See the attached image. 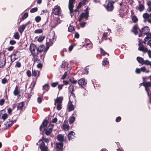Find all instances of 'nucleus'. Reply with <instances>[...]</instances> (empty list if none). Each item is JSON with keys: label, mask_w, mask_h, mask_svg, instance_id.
<instances>
[{"label": "nucleus", "mask_w": 151, "mask_h": 151, "mask_svg": "<svg viewBox=\"0 0 151 151\" xmlns=\"http://www.w3.org/2000/svg\"><path fill=\"white\" fill-rule=\"evenodd\" d=\"M48 49L47 47L45 48L44 45H40L38 48V53L39 52L40 58L42 60L44 59V57Z\"/></svg>", "instance_id": "f257e3e1"}, {"label": "nucleus", "mask_w": 151, "mask_h": 151, "mask_svg": "<svg viewBox=\"0 0 151 151\" xmlns=\"http://www.w3.org/2000/svg\"><path fill=\"white\" fill-rule=\"evenodd\" d=\"M30 50L31 52L32 55L35 58H37L39 59L38 58V48L35 45L33 44L30 45Z\"/></svg>", "instance_id": "f03ea898"}, {"label": "nucleus", "mask_w": 151, "mask_h": 151, "mask_svg": "<svg viewBox=\"0 0 151 151\" xmlns=\"http://www.w3.org/2000/svg\"><path fill=\"white\" fill-rule=\"evenodd\" d=\"M147 10L149 12H151V6L148 7ZM143 17L144 19V22H148L151 24V13L150 14L145 13L143 15Z\"/></svg>", "instance_id": "7ed1b4c3"}, {"label": "nucleus", "mask_w": 151, "mask_h": 151, "mask_svg": "<svg viewBox=\"0 0 151 151\" xmlns=\"http://www.w3.org/2000/svg\"><path fill=\"white\" fill-rule=\"evenodd\" d=\"M142 42V41L141 40H139L138 50L140 51H142L144 52H145L147 51L149 57L151 58V51L150 50H148L147 49V48L144 47L142 44H141Z\"/></svg>", "instance_id": "20e7f679"}, {"label": "nucleus", "mask_w": 151, "mask_h": 151, "mask_svg": "<svg viewBox=\"0 0 151 151\" xmlns=\"http://www.w3.org/2000/svg\"><path fill=\"white\" fill-rule=\"evenodd\" d=\"M114 2L111 0H107L106 1V4H105L107 10L108 11H110L114 9Z\"/></svg>", "instance_id": "39448f33"}, {"label": "nucleus", "mask_w": 151, "mask_h": 151, "mask_svg": "<svg viewBox=\"0 0 151 151\" xmlns=\"http://www.w3.org/2000/svg\"><path fill=\"white\" fill-rule=\"evenodd\" d=\"M88 9L87 8L85 11L84 12L82 13L81 15L79 21H80L83 18H85L86 19H87L88 17Z\"/></svg>", "instance_id": "423d86ee"}, {"label": "nucleus", "mask_w": 151, "mask_h": 151, "mask_svg": "<svg viewBox=\"0 0 151 151\" xmlns=\"http://www.w3.org/2000/svg\"><path fill=\"white\" fill-rule=\"evenodd\" d=\"M60 23V20L59 18H55L53 20L52 23V29H53L54 28Z\"/></svg>", "instance_id": "0eeeda50"}, {"label": "nucleus", "mask_w": 151, "mask_h": 151, "mask_svg": "<svg viewBox=\"0 0 151 151\" xmlns=\"http://www.w3.org/2000/svg\"><path fill=\"white\" fill-rule=\"evenodd\" d=\"M75 1V0H69V8L71 17H72V16L73 15V4Z\"/></svg>", "instance_id": "6e6552de"}, {"label": "nucleus", "mask_w": 151, "mask_h": 151, "mask_svg": "<svg viewBox=\"0 0 151 151\" xmlns=\"http://www.w3.org/2000/svg\"><path fill=\"white\" fill-rule=\"evenodd\" d=\"M143 86H145V90L147 91V94L149 95V91L150 90L149 88L151 86V83L149 82H145L142 83Z\"/></svg>", "instance_id": "1a4fd4ad"}, {"label": "nucleus", "mask_w": 151, "mask_h": 151, "mask_svg": "<svg viewBox=\"0 0 151 151\" xmlns=\"http://www.w3.org/2000/svg\"><path fill=\"white\" fill-rule=\"evenodd\" d=\"M48 124V122L46 120H44L42 125L40 127V130L41 131H43L47 128V125Z\"/></svg>", "instance_id": "9d476101"}, {"label": "nucleus", "mask_w": 151, "mask_h": 151, "mask_svg": "<svg viewBox=\"0 0 151 151\" xmlns=\"http://www.w3.org/2000/svg\"><path fill=\"white\" fill-rule=\"evenodd\" d=\"M60 8L59 6H55L53 9L52 12L56 15H58L60 13Z\"/></svg>", "instance_id": "9b49d317"}, {"label": "nucleus", "mask_w": 151, "mask_h": 151, "mask_svg": "<svg viewBox=\"0 0 151 151\" xmlns=\"http://www.w3.org/2000/svg\"><path fill=\"white\" fill-rule=\"evenodd\" d=\"M135 71L137 73H140L141 71H142L143 72L146 73H148L149 72V70H146L145 67H144L141 68L140 69L137 68Z\"/></svg>", "instance_id": "f8f14e48"}, {"label": "nucleus", "mask_w": 151, "mask_h": 151, "mask_svg": "<svg viewBox=\"0 0 151 151\" xmlns=\"http://www.w3.org/2000/svg\"><path fill=\"white\" fill-rule=\"evenodd\" d=\"M32 75L36 78H38L40 75V72L39 71L35 69H32Z\"/></svg>", "instance_id": "ddd939ff"}, {"label": "nucleus", "mask_w": 151, "mask_h": 151, "mask_svg": "<svg viewBox=\"0 0 151 151\" xmlns=\"http://www.w3.org/2000/svg\"><path fill=\"white\" fill-rule=\"evenodd\" d=\"M40 147L41 151H47V147L45 145L44 142H42L40 145Z\"/></svg>", "instance_id": "4468645a"}, {"label": "nucleus", "mask_w": 151, "mask_h": 151, "mask_svg": "<svg viewBox=\"0 0 151 151\" xmlns=\"http://www.w3.org/2000/svg\"><path fill=\"white\" fill-rule=\"evenodd\" d=\"M87 81L84 78H81L78 81V84L80 85L85 86L87 84Z\"/></svg>", "instance_id": "2eb2a0df"}, {"label": "nucleus", "mask_w": 151, "mask_h": 151, "mask_svg": "<svg viewBox=\"0 0 151 151\" xmlns=\"http://www.w3.org/2000/svg\"><path fill=\"white\" fill-rule=\"evenodd\" d=\"M75 97V96L74 94L71 93L69 98V102L73 103L75 102L76 101Z\"/></svg>", "instance_id": "dca6fc26"}, {"label": "nucleus", "mask_w": 151, "mask_h": 151, "mask_svg": "<svg viewBox=\"0 0 151 151\" xmlns=\"http://www.w3.org/2000/svg\"><path fill=\"white\" fill-rule=\"evenodd\" d=\"M24 105V103L23 102L19 103V110H20V112L21 113H22L25 108Z\"/></svg>", "instance_id": "f3484780"}, {"label": "nucleus", "mask_w": 151, "mask_h": 151, "mask_svg": "<svg viewBox=\"0 0 151 151\" xmlns=\"http://www.w3.org/2000/svg\"><path fill=\"white\" fill-rule=\"evenodd\" d=\"M53 44V42L52 40L47 39V42L46 44V47L47 48H49L50 46L52 45Z\"/></svg>", "instance_id": "a211bd4d"}, {"label": "nucleus", "mask_w": 151, "mask_h": 151, "mask_svg": "<svg viewBox=\"0 0 151 151\" xmlns=\"http://www.w3.org/2000/svg\"><path fill=\"white\" fill-rule=\"evenodd\" d=\"M149 28L147 26L144 27L142 28V32L144 34H147L149 32Z\"/></svg>", "instance_id": "6ab92c4d"}, {"label": "nucleus", "mask_w": 151, "mask_h": 151, "mask_svg": "<svg viewBox=\"0 0 151 151\" xmlns=\"http://www.w3.org/2000/svg\"><path fill=\"white\" fill-rule=\"evenodd\" d=\"M56 147L60 149L59 150L62 151V149L63 147V142L57 143L56 144Z\"/></svg>", "instance_id": "aec40b11"}, {"label": "nucleus", "mask_w": 151, "mask_h": 151, "mask_svg": "<svg viewBox=\"0 0 151 151\" xmlns=\"http://www.w3.org/2000/svg\"><path fill=\"white\" fill-rule=\"evenodd\" d=\"M75 134V133L73 131L70 132L68 134V138L69 139H72L74 137V135Z\"/></svg>", "instance_id": "412c9836"}, {"label": "nucleus", "mask_w": 151, "mask_h": 151, "mask_svg": "<svg viewBox=\"0 0 151 151\" xmlns=\"http://www.w3.org/2000/svg\"><path fill=\"white\" fill-rule=\"evenodd\" d=\"M63 98L62 97H58L55 101V104H61Z\"/></svg>", "instance_id": "4be33fe9"}, {"label": "nucleus", "mask_w": 151, "mask_h": 151, "mask_svg": "<svg viewBox=\"0 0 151 151\" xmlns=\"http://www.w3.org/2000/svg\"><path fill=\"white\" fill-rule=\"evenodd\" d=\"M132 31L135 35L137 34L138 32H141L137 28L136 26H134L133 28Z\"/></svg>", "instance_id": "5701e85b"}, {"label": "nucleus", "mask_w": 151, "mask_h": 151, "mask_svg": "<svg viewBox=\"0 0 151 151\" xmlns=\"http://www.w3.org/2000/svg\"><path fill=\"white\" fill-rule=\"evenodd\" d=\"M12 124V121L9 120L7 121L6 123L5 124L6 128L9 127Z\"/></svg>", "instance_id": "b1692460"}, {"label": "nucleus", "mask_w": 151, "mask_h": 151, "mask_svg": "<svg viewBox=\"0 0 151 151\" xmlns=\"http://www.w3.org/2000/svg\"><path fill=\"white\" fill-rule=\"evenodd\" d=\"M72 102H69L68 104V109L70 111L74 110V107Z\"/></svg>", "instance_id": "393cba45"}, {"label": "nucleus", "mask_w": 151, "mask_h": 151, "mask_svg": "<svg viewBox=\"0 0 151 151\" xmlns=\"http://www.w3.org/2000/svg\"><path fill=\"white\" fill-rule=\"evenodd\" d=\"M5 63V60L3 58L2 59H0V67L4 66Z\"/></svg>", "instance_id": "a878e982"}, {"label": "nucleus", "mask_w": 151, "mask_h": 151, "mask_svg": "<svg viewBox=\"0 0 151 151\" xmlns=\"http://www.w3.org/2000/svg\"><path fill=\"white\" fill-rule=\"evenodd\" d=\"M64 136L62 134H59L58 135L57 138L58 140L61 142H63V140Z\"/></svg>", "instance_id": "bb28decb"}, {"label": "nucleus", "mask_w": 151, "mask_h": 151, "mask_svg": "<svg viewBox=\"0 0 151 151\" xmlns=\"http://www.w3.org/2000/svg\"><path fill=\"white\" fill-rule=\"evenodd\" d=\"M27 26L26 24L23 25L19 27V32L22 33L24 31Z\"/></svg>", "instance_id": "cd10ccee"}, {"label": "nucleus", "mask_w": 151, "mask_h": 151, "mask_svg": "<svg viewBox=\"0 0 151 151\" xmlns=\"http://www.w3.org/2000/svg\"><path fill=\"white\" fill-rule=\"evenodd\" d=\"M13 93L15 96L19 94V91L18 86H17L15 87L14 90L13 91Z\"/></svg>", "instance_id": "c85d7f7f"}, {"label": "nucleus", "mask_w": 151, "mask_h": 151, "mask_svg": "<svg viewBox=\"0 0 151 151\" xmlns=\"http://www.w3.org/2000/svg\"><path fill=\"white\" fill-rule=\"evenodd\" d=\"M45 130V133L46 135H48L51 133L52 129L51 128H50L49 129L46 128Z\"/></svg>", "instance_id": "c756f323"}, {"label": "nucleus", "mask_w": 151, "mask_h": 151, "mask_svg": "<svg viewBox=\"0 0 151 151\" xmlns=\"http://www.w3.org/2000/svg\"><path fill=\"white\" fill-rule=\"evenodd\" d=\"M137 60L139 63L142 64H143L144 62L143 58L140 57H137Z\"/></svg>", "instance_id": "7c9ffc66"}, {"label": "nucleus", "mask_w": 151, "mask_h": 151, "mask_svg": "<svg viewBox=\"0 0 151 151\" xmlns=\"http://www.w3.org/2000/svg\"><path fill=\"white\" fill-rule=\"evenodd\" d=\"M63 129L65 130H68L69 129V127L68 125L63 124Z\"/></svg>", "instance_id": "2f4dec72"}, {"label": "nucleus", "mask_w": 151, "mask_h": 151, "mask_svg": "<svg viewBox=\"0 0 151 151\" xmlns=\"http://www.w3.org/2000/svg\"><path fill=\"white\" fill-rule=\"evenodd\" d=\"M132 19L133 22L135 23L138 21V19L137 17L135 16H133L132 17Z\"/></svg>", "instance_id": "473e14b6"}, {"label": "nucleus", "mask_w": 151, "mask_h": 151, "mask_svg": "<svg viewBox=\"0 0 151 151\" xmlns=\"http://www.w3.org/2000/svg\"><path fill=\"white\" fill-rule=\"evenodd\" d=\"M8 115L6 113L3 114L1 118L4 120H5L8 117Z\"/></svg>", "instance_id": "72a5a7b5"}, {"label": "nucleus", "mask_w": 151, "mask_h": 151, "mask_svg": "<svg viewBox=\"0 0 151 151\" xmlns=\"http://www.w3.org/2000/svg\"><path fill=\"white\" fill-rule=\"evenodd\" d=\"M75 117L74 116H72V117H71L69 120V123L71 124L73 123V122H74V121L75 120Z\"/></svg>", "instance_id": "f704fd0d"}, {"label": "nucleus", "mask_w": 151, "mask_h": 151, "mask_svg": "<svg viewBox=\"0 0 151 151\" xmlns=\"http://www.w3.org/2000/svg\"><path fill=\"white\" fill-rule=\"evenodd\" d=\"M28 17V14L27 13H24L22 16V20L26 19Z\"/></svg>", "instance_id": "c9c22d12"}, {"label": "nucleus", "mask_w": 151, "mask_h": 151, "mask_svg": "<svg viewBox=\"0 0 151 151\" xmlns=\"http://www.w3.org/2000/svg\"><path fill=\"white\" fill-rule=\"evenodd\" d=\"M14 107L12 109H11L10 107L9 108L7 109V112L9 115H11L12 114V111L13 109H14Z\"/></svg>", "instance_id": "e433bc0d"}, {"label": "nucleus", "mask_w": 151, "mask_h": 151, "mask_svg": "<svg viewBox=\"0 0 151 151\" xmlns=\"http://www.w3.org/2000/svg\"><path fill=\"white\" fill-rule=\"evenodd\" d=\"M144 9V5L140 4L139 5L138 9L140 12L142 11Z\"/></svg>", "instance_id": "4c0bfd02"}, {"label": "nucleus", "mask_w": 151, "mask_h": 151, "mask_svg": "<svg viewBox=\"0 0 151 151\" xmlns=\"http://www.w3.org/2000/svg\"><path fill=\"white\" fill-rule=\"evenodd\" d=\"M38 9L37 7H35L31 9L30 12L31 13H33L36 12L37 11Z\"/></svg>", "instance_id": "58836bf2"}, {"label": "nucleus", "mask_w": 151, "mask_h": 151, "mask_svg": "<svg viewBox=\"0 0 151 151\" xmlns=\"http://www.w3.org/2000/svg\"><path fill=\"white\" fill-rule=\"evenodd\" d=\"M43 89L45 90L46 91H47L49 89V85L48 84H45L43 86Z\"/></svg>", "instance_id": "ea45409f"}, {"label": "nucleus", "mask_w": 151, "mask_h": 151, "mask_svg": "<svg viewBox=\"0 0 151 151\" xmlns=\"http://www.w3.org/2000/svg\"><path fill=\"white\" fill-rule=\"evenodd\" d=\"M74 27L73 26H70L68 28V30L69 32H72L73 31H74Z\"/></svg>", "instance_id": "a19ab883"}, {"label": "nucleus", "mask_w": 151, "mask_h": 151, "mask_svg": "<svg viewBox=\"0 0 151 151\" xmlns=\"http://www.w3.org/2000/svg\"><path fill=\"white\" fill-rule=\"evenodd\" d=\"M100 51L101 53L102 54L104 55L106 54H107L108 56L109 55L108 54L106 53L101 48H100Z\"/></svg>", "instance_id": "79ce46f5"}, {"label": "nucleus", "mask_w": 151, "mask_h": 151, "mask_svg": "<svg viewBox=\"0 0 151 151\" xmlns=\"http://www.w3.org/2000/svg\"><path fill=\"white\" fill-rule=\"evenodd\" d=\"M70 81L73 84H76L77 83V81L75 80L74 78H72L70 79Z\"/></svg>", "instance_id": "37998d69"}, {"label": "nucleus", "mask_w": 151, "mask_h": 151, "mask_svg": "<svg viewBox=\"0 0 151 151\" xmlns=\"http://www.w3.org/2000/svg\"><path fill=\"white\" fill-rule=\"evenodd\" d=\"M42 30L41 29H38L35 30V33L37 34H40L42 33Z\"/></svg>", "instance_id": "c03bdc74"}, {"label": "nucleus", "mask_w": 151, "mask_h": 151, "mask_svg": "<svg viewBox=\"0 0 151 151\" xmlns=\"http://www.w3.org/2000/svg\"><path fill=\"white\" fill-rule=\"evenodd\" d=\"M73 86L72 85H70L69 87V91L71 93H72V91H73Z\"/></svg>", "instance_id": "a18cd8bd"}, {"label": "nucleus", "mask_w": 151, "mask_h": 151, "mask_svg": "<svg viewBox=\"0 0 151 151\" xmlns=\"http://www.w3.org/2000/svg\"><path fill=\"white\" fill-rule=\"evenodd\" d=\"M56 104L57 105V109L58 110H59L61 109L62 106L61 104Z\"/></svg>", "instance_id": "49530a36"}, {"label": "nucleus", "mask_w": 151, "mask_h": 151, "mask_svg": "<svg viewBox=\"0 0 151 151\" xmlns=\"http://www.w3.org/2000/svg\"><path fill=\"white\" fill-rule=\"evenodd\" d=\"M109 63V62L108 61L106 60H104L102 62V65H108Z\"/></svg>", "instance_id": "de8ad7c7"}, {"label": "nucleus", "mask_w": 151, "mask_h": 151, "mask_svg": "<svg viewBox=\"0 0 151 151\" xmlns=\"http://www.w3.org/2000/svg\"><path fill=\"white\" fill-rule=\"evenodd\" d=\"M45 38V37L44 36H41L38 38V40L39 42H41V41H42L44 40Z\"/></svg>", "instance_id": "09e8293b"}, {"label": "nucleus", "mask_w": 151, "mask_h": 151, "mask_svg": "<svg viewBox=\"0 0 151 151\" xmlns=\"http://www.w3.org/2000/svg\"><path fill=\"white\" fill-rule=\"evenodd\" d=\"M14 37L15 39H19V36L18 35V33L17 32L15 33L14 35Z\"/></svg>", "instance_id": "8fccbe9b"}, {"label": "nucleus", "mask_w": 151, "mask_h": 151, "mask_svg": "<svg viewBox=\"0 0 151 151\" xmlns=\"http://www.w3.org/2000/svg\"><path fill=\"white\" fill-rule=\"evenodd\" d=\"M41 19V17L40 16H37L35 18V20L37 22H39Z\"/></svg>", "instance_id": "3c124183"}, {"label": "nucleus", "mask_w": 151, "mask_h": 151, "mask_svg": "<svg viewBox=\"0 0 151 151\" xmlns=\"http://www.w3.org/2000/svg\"><path fill=\"white\" fill-rule=\"evenodd\" d=\"M66 62L65 61H63V63L61 65V67L62 68H64L66 66Z\"/></svg>", "instance_id": "603ef678"}, {"label": "nucleus", "mask_w": 151, "mask_h": 151, "mask_svg": "<svg viewBox=\"0 0 151 151\" xmlns=\"http://www.w3.org/2000/svg\"><path fill=\"white\" fill-rule=\"evenodd\" d=\"M4 99H2L0 100V105L2 106L4 104Z\"/></svg>", "instance_id": "864d4df0"}, {"label": "nucleus", "mask_w": 151, "mask_h": 151, "mask_svg": "<svg viewBox=\"0 0 151 151\" xmlns=\"http://www.w3.org/2000/svg\"><path fill=\"white\" fill-rule=\"evenodd\" d=\"M17 53L16 54H14V55H13L12 56V58H14V59H15V60L17 59L18 58V57L17 56Z\"/></svg>", "instance_id": "5fc2aeb1"}, {"label": "nucleus", "mask_w": 151, "mask_h": 151, "mask_svg": "<svg viewBox=\"0 0 151 151\" xmlns=\"http://www.w3.org/2000/svg\"><path fill=\"white\" fill-rule=\"evenodd\" d=\"M67 74H68L67 72H65L64 74L62 76V79H65L66 78L67 75Z\"/></svg>", "instance_id": "6e6d98bb"}, {"label": "nucleus", "mask_w": 151, "mask_h": 151, "mask_svg": "<svg viewBox=\"0 0 151 151\" xmlns=\"http://www.w3.org/2000/svg\"><path fill=\"white\" fill-rule=\"evenodd\" d=\"M58 82H56L55 83H53L51 84V86L53 87H54L57 86V85L58 84Z\"/></svg>", "instance_id": "4d7b16f0"}, {"label": "nucleus", "mask_w": 151, "mask_h": 151, "mask_svg": "<svg viewBox=\"0 0 151 151\" xmlns=\"http://www.w3.org/2000/svg\"><path fill=\"white\" fill-rule=\"evenodd\" d=\"M151 62H150L148 60H146L145 61H144V62L143 64H145L147 65H150V64Z\"/></svg>", "instance_id": "13d9d810"}, {"label": "nucleus", "mask_w": 151, "mask_h": 151, "mask_svg": "<svg viewBox=\"0 0 151 151\" xmlns=\"http://www.w3.org/2000/svg\"><path fill=\"white\" fill-rule=\"evenodd\" d=\"M27 74L29 77H30L31 76V73L30 71L28 70L27 72Z\"/></svg>", "instance_id": "bf43d9fd"}, {"label": "nucleus", "mask_w": 151, "mask_h": 151, "mask_svg": "<svg viewBox=\"0 0 151 151\" xmlns=\"http://www.w3.org/2000/svg\"><path fill=\"white\" fill-rule=\"evenodd\" d=\"M75 46V45H73L70 46L69 48V50L70 51H71L72 50L74 47Z\"/></svg>", "instance_id": "052dcab7"}, {"label": "nucleus", "mask_w": 151, "mask_h": 151, "mask_svg": "<svg viewBox=\"0 0 151 151\" xmlns=\"http://www.w3.org/2000/svg\"><path fill=\"white\" fill-rule=\"evenodd\" d=\"M38 102L40 103H41L42 100V98L41 97H38L37 99Z\"/></svg>", "instance_id": "680f3d73"}, {"label": "nucleus", "mask_w": 151, "mask_h": 151, "mask_svg": "<svg viewBox=\"0 0 151 151\" xmlns=\"http://www.w3.org/2000/svg\"><path fill=\"white\" fill-rule=\"evenodd\" d=\"M16 42L14 40H11L10 41V44L12 45H13L16 43Z\"/></svg>", "instance_id": "e2e57ef3"}, {"label": "nucleus", "mask_w": 151, "mask_h": 151, "mask_svg": "<svg viewBox=\"0 0 151 151\" xmlns=\"http://www.w3.org/2000/svg\"><path fill=\"white\" fill-rule=\"evenodd\" d=\"M1 82L5 84L7 82L6 79L5 78H4L2 80Z\"/></svg>", "instance_id": "0e129e2a"}, {"label": "nucleus", "mask_w": 151, "mask_h": 151, "mask_svg": "<svg viewBox=\"0 0 151 151\" xmlns=\"http://www.w3.org/2000/svg\"><path fill=\"white\" fill-rule=\"evenodd\" d=\"M121 120V117L120 116L118 117L116 119V122H119Z\"/></svg>", "instance_id": "69168bd1"}, {"label": "nucleus", "mask_w": 151, "mask_h": 151, "mask_svg": "<svg viewBox=\"0 0 151 151\" xmlns=\"http://www.w3.org/2000/svg\"><path fill=\"white\" fill-rule=\"evenodd\" d=\"M86 24V23L85 22H82L80 24V26L81 27H84Z\"/></svg>", "instance_id": "338daca9"}, {"label": "nucleus", "mask_w": 151, "mask_h": 151, "mask_svg": "<svg viewBox=\"0 0 151 151\" xmlns=\"http://www.w3.org/2000/svg\"><path fill=\"white\" fill-rule=\"evenodd\" d=\"M89 0H83L82 1V4L84 5L86 3L88 2Z\"/></svg>", "instance_id": "774afa93"}]
</instances>
